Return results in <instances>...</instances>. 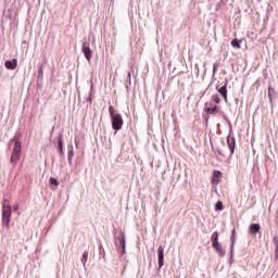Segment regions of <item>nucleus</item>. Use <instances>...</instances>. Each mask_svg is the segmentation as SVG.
I'll list each match as a JSON object with an SVG mask.
<instances>
[{
	"label": "nucleus",
	"instance_id": "f257e3e1",
	"mask_svg": "<svg viewBox=\"0 0 278 278\" xmlns=\"http://www.w3.org/2000/svg\"><path fill=\"white\" fill-rule=\"evenodd\" d=\"M10 220H12V206L10 200H4L2 204V225L10 229Z\"/></svg>",
	"mask_w": 278,
	"mask_h": 278
},
{
	"label": "nucleus",
	"instance_id": "f03ea898",
	"mask_svg": "<svg viewBox=\"0 0 278 278\" xmlns=\"http://www.w3.org/2000/svg\"><path fill=\"white\" fill-rule=\"evenodd\" d=\"M109 113L111 116L112 127L115 131H121L123 129V116L121 114H116L114 111V106H109Z\"/></svg>",
	"mask_w": 278,
	"mask_h": 278
},
{
	"label": "nucleus",
	"instance_id": "7ed1b4c3",
	"mask_svg": "<svg viewBox=\"0 0 278 278\" xmlns=\"http://www.w3.org/2000/svg\"><path fill=\"white\" fill-rule=\"evenodd\" d=\"M18 160H21V142L15 140L10 159L12 166H16V164H18Z\"/></svg>",
	"mask_w": 278,
	"mask_h": 278
},
{
	"label": "nucleus",
	"instance_id": "20e7f679",
	"mask_svg": "<svg viewBox=\"0 0 278 278\" xmlns=\"http://www.w3.org/2000/svg\"><path fill=\"white\" fill-rule=\"evenodd\" d=\"M81 51H83L86 60H88V62H90V60H92V50L90 49V42L85 41L83 43Z\"/></svg>",
	"mask_w": 278,
	"mask_h": 278
},
{
	"label": "nucleus",
	"instance_id": "39448f33",
	"mask_svg": "<svg viewBox=\"0 0 278 278\" xmlns=\"http://www.w3.org/2000/svg\"><path fill=\"white\" fill-rule=\"evenodd\" d=\"M227 85H228V81L226 80L224 86L222 87L216 86V90L220 94V97H223L225 103H229V99L227 98Z\"/></svg>",
	"mask_w": 278,
	"mask_h": 278
},
{
	"label": "nucleus",
	"instance_id": "423d86ee",
	"mask_svg": "<svg viewBox=\"0 0 278 278\" xmlns=\"http://www.w3.org/2000/svg\"><path fill=\"white\" fill-rule=\"evenodd\" d=\"M204 112H206L207 114H218L219 110L216 104H214L212 102H206Z\"/></svg>",
	"mask_w": 278,
	"mask_h": 278
},
{
	"label": "nucleus",
	"instance_id": "0eeeda50",
	"mask_svg": "<svg viewBox=\"0 0 278 278\" xmlns=\"http://www.w3.org/2000/svg\"><path fill=\"white\" fill-rule=\"evenodd\" d=\"M227 144H228L231 155H233V151H236V137H232L231 135H229L227 137Z\"/></svg>",
	"mask_w": 278,
	"mask_h": 278
},
{
	"label": "nucleus",
	"instance_id": "6e6552de",
	"mask_svg": "<svg viewBox=\"0 0 278 278\" xmlns=\"http://www.w3.org/2000/svg\"><path fill=\"white\" fill-rule=\"evenodd\" d=\"M220 177H223V173H220V170H214L211 178V184H213V186H218L220 181L218 179H220Z\"/></svg>",
	"mask_w": 278,
	"mask_h": 278
},
{
	"label": "nucleus",
	"instance_id": "1a4fd4ad",
	"mask_svg": "<svg viewBox=\"0 0 278 278\" xmlns=\"http://www.w3.org/2000/svg\"><path fill=\"white\" fill-rule=\"evenodd\" d=\"M212 247L216 251L219 257H224L225 250L223 249V245L220 244V242L213 243Z\"/></svg>",
	"mask_w": 278,
	"mask_h": 278
},
{
	"label": "nucleus",
	"instance_id": "9d476101",
	"mask_svg": "<svg viewBox=\"0 0 278 278\" xmlns=\"http://www.w3.org/2000/svg\"><path fill=\"white\" fill-rule=\"evenodd\" d=\"M4 66L9 71H14L16 66H18V62L16 61V59H13L12 61H5Z\"/></svg>",
	"mask_w": 278,
	"mask_h": 278
},
{
	"label": "nucleus",
	"instance_id": "9b49d317",
	"mask_svg": "<svg viewBox=\"0 0 278 278\" xmlns=\"http://www.w3.org/2000/svg\"><path fill=\"white\" fill-rule=\"evenodd\" d=\"M164 266V247H159V267L162 268Z\"/></svg>",
	"mask_w": 278,
	"mask_h": 278
},
{
	"label": "nucleus",
	"instance_id": "f8f14e48",
	"mask_svg": "<svg viewBox=\"0 0 278 278\" xmlns=\"http://www.w3.org/2000/svg\"><path fill=\"white\" fill-rule=\"evenodd\" d=\"M58 140L59 153L60 155H64V141L62 140V135L55 138Z\"/></svg>",
	"mask_w": 278,
	"mask_h": 278
},
{
	"label": "nucleus",
	"instance_id": "ddd939ff",
	"mask_svg": "<svg viewBox=\"0 0 278 278\" xmlns=\"http://www.w3.org/2000/svg\"><path fill=\"white\" fill-rule=\"evenodd\" d=\"M260 229H262V226H260V224H251L249 227V233L255 236V233H258Z\"/></svg>",
	"mask_w": 278,
	"mask_h": 278
},
{
	"label": "nucleus",
	"instance_id": "4468645a",
	"mask_svg": "<svg viewBox=\"0 0 278 278\" xmlns=\"http://www.w3.org/2000/svg\"><path fill=\"white\" fill-rule=\"evenodd\" d=\"M211 242H212V244L218 243V231L213 232V235L211 237Z\"/></svg>",
	"mask_w": 278,
	"mask_h": 278
},
{
	"label": "nucleus",
	"instance_id": "2eb2a0df",
	"mask_svg": "<svg viewBox=\"0 0 278 278\" xmlns=\"http://www.w3.org/2000/svg\"><path fill=\"white\" fill-rule=\"evenodd\" d=\"M240 42H242V40L238 41V39H233L231 41V47H233L235 49H241Z\"/></svg>",
	"mask_w": 278,
	"mask_h": 278
},
{
	"label": "nucleus",
	"instance_id": "dca6fc26",
	"mask_svg": "<svg viewBox=\"0 0 278 278\" xmlns=\"http://www.w3.org/2000/svg\"><path fill=\"white\" fill-rule=\"evenodd\" d=\"M273 240H274V244L276 247V249H275V256L278 260V237H274Z\"/></svg>",
	"mask_w": 278,
	"mask_h": 278
},
{
	"label": "nucleus",
	"instance_id": "f3484780",
	"mask_svg": "<svg viewBox=\"0 0 278 278\" xmlns=\"http://www.w3.org/2000/svg\"><path fill=\"white\" fill-rule=\"evenodd\" d=\"M215 210L216 212H220L224 210V206H223V201H218L215 205Z\"/></svg>",
	"mask_w": 278,
	"mask_h": 278
},
{
	"label": "nucleus",
	"instance_id": "a211bd4d",
	"mask_svg": "<svg viewBox=\"0 0 278 278\" xmlns=\"http://www.w3.org/2000/svg\"><path fill=\"white\" fill-rule=\"evenodd\" d=\"M211 99L214 103H220V97H218V93L213 94Z\"/></svg>",
	"mask_w": 278,
	"mask_h": 278
},
{
	"label": "nucleus",
	"instance_id": "6ab92c4d",
	"mask_svg": "<svg viewBox=\"0 0 278 278\" xmlns=\"http://www.w3.org/2000/svg\"><path fill=\"white\" fill-rule=\"evenodd\" d=\"M50 184L51 186H55V188L60 186V181H58V179H55L54 177H50Z\"/></svg>",
	"mask_w": 278,
	"mask_h": 278
},
{
	"label": "nucleus",
	"instance_id": "aec40b11",
	"mask_svg": "<svg viewBox=\"0 0 278 278\" xmlns=\"http://www.w3.org/2000/svg\"><path fill=\"white\" fill-rule=\"evenodd\" d=\"M81 262H83L84 265H86V262H88V252L85 251V252L83 253Z\"/></svg>",
	"mask_w": 278,
	"mask_h": 278
},
{
	"label": "nucleus",
	"instance_id": "412c9836",
	"mask_svg": "<svg viewBox=\"0 0 278 278\" xmlns=\"http://www.w3.org/2000/svg\"><path fill=\"white\" fill-rule=\"evenodd\" d=\"M230 240H231V242H232V247H233V243L236 242V228H235V229H232V231H231Z\"/></svg>",
	"mask_w": 278,
	"mask_h": 278
},
{
	"label": "nucleus",
	"instance_id": "4be33fe9",
	"mask_svg": "<svg viewBox=\"0 0 278 278\" xmlns=\"http://www.w3.org/2000/svg\"><path fill=\"white\" fill-rule=\"evenodd\" d=\"M73 155H74V152H73V148L68 151V153H67V157H68V160L71 161V160H73Z\"/></svg>",
	"mask_w": 278,
	"mask_h": 278
},
{
	"label": "nucleus",
	"instance_id": "5701e85b",
	"mask_svg": "<svg viewBox=\"0 0 278 278\" xmlns=\"http://www.w3.org/2000/svg\"><path fill=\"white\" fill-rule=\"evenodd\" d=\"M39 75L42 77V75H45V72L42 71V68L39 70Z\"/></svg>",
	"mask_w": 278,
	"mask_h": 278
},
{
	"label": "nucleus",
	"instance_id": "b1692460",
	"mask_svg": "<svg viewBox=\"0 0 278 278\" xmlns=\"http://www.w3.org/2000/svg\"><path fill=\"white\" fill-rule=\"evenodd\" d=\"M13 210H14V212H16V210H18V205L15 204V205L13 206Z\"/></svg>",
	"mask_w": 278,
	"mask_h": 278
},
{
	"label": "nucleus",
	"instance_id": "393cba45",
	"mask_svg": "<svg viewBox=\"0 0 278 278\" xmlns=\"http://www.w3.org/2000/svg\"><path fill=\"white\" fill-rule=\"evenodd\" d=\"M213 73H216V65H214L213 67Z\"/></svg>",
	"mask_w": 278,
	"mask_h": 278
},
{
	"label": "nucleus",
	"instance_id": "a878e982",
	"mask_svg": "<svg viewBox=\"0 0 278 278\" xmlns=\"http://www.w3.org/2000/svg\"><path fill=\"white\" fill-rule=\"evenodd\" d=\"M123 249H125V243H123Z\"/></svg>",
	"mask_w": 278,
	"mask_h": 278
}]
</instances>
